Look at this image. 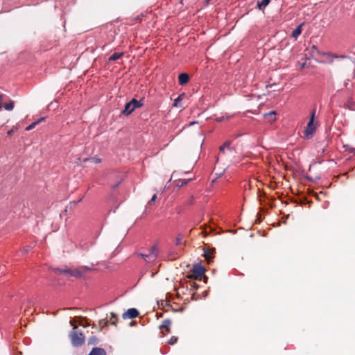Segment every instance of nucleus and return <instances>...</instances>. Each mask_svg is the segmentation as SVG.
<instances>
[{
	"instance_id": "f257e3e1",
	"label": "nucleus",
	"mask_w": 355,
	"mask_h": 355,
	"mask_svg": "<svg viewBox=\"0 0 355 355\" xmlns=\"http://www.w3.org/2000/svg\"><path fill=\"white\" fill-rule=\"evenodd\" d=\"M92 270V268L83 266H80L77 268L71 269V268H65V269H55V271L56 272H58L60 274H63L67 277H81L83 276V275Z\"/></svg>"
},
{
	"instance_id": "f03ea898",
	"label": "nucleus",
	"mask_w": 355,
	"mask_h": 355,
	"mask_svg": "<svg viewBox=\"0 0 355 355\" xmlns=\"http://www.w3.org/2000/svg\"><path fill=\"white\" fill-rule=\"evenodd\" d=\"M69 338L73 346L79 347L85 343V336L80 330L78 329L77 326L73 327L69 334Z\"/></svg>"
},
{
	"instance_id": "7ed1b4c3",
	"label": "nucleus",
	"mask_w": 355,
	"mask_h": 355,
	"mask_svg": "<svg viewBox=\"0 0 355 355\" xmlns=\"http://www.w3.org/2000/svg\"><path fill=\"white\" fill-rule=\"evenodd\" d=\"M159 253V250L156 245H154L151 247V248L148 250L147 253H138L137 255L143 258L146 262L152 263L154 262L158 254Z\"/></svg>"
},
{
	"instance_id": "20e7f679",
	"label": "nucleus",
	"mask_w": 355,
	"mask_h": 355,
	"mask_svg": "<svg viewBox=\"0 0 355 355\" xmlns=\"http://www.w3.org/2000/svg\"><path fill=\"white\" fill-rule=\"evenodd\" d=\"M143 105V99L137 101L135 98H132L130 102L125 104L124 109L121 111V114L125 115H129L135 109L142 107Z\"/></svg>"
},
{
	"instance_id": "39448f33",
	"label": "nucleus",
	"mask_w": 355,
	"mask_h": 355,
	"mask_svg": "<svg viewBox=\"0 0 355 355\" xmlns=\"http://www.w3.org/2000/svg\"><path fill=\"white\" fill-rule=\"evenodd\" d=\"M315 114V110L314 109L311 112L309 121L308 122V124L304 131V134L307 139H311L313 137V133L316 129V126L314 123Z\"/></svg>"
},
{
	"instance_id": "423d86ee",
	"label": "nucleus",
	"mask_w": 355,
	"mask_h": 355,
	"mask_svg": "<svg viewBox=\"0 0 355 355\" xmlns=\"http://www.w3.org/2000/svg\"><path fill=\"white\" fill-rule=\"evenodd\" d=\"M219 152L220 155L230 157L231 155H232L233 153L235 152V148L231 147L230 141H227L221 146H220Z\"/></svg>"
},
{
	"instance_id": "0eeeda50",
	"label": "nucleus",
	"mask_w": 355,
	"mask_h": 355,
	"mask_svg": "<svg viewBox=\"0 0 355 355\" xmlns=\"http://www.w3.org/2000/svg\"><path fill=\"white\" fill-rule=\"evenodd\" d=\"M192 272V276H193L195 279L200 280L205 273V269L199 265H196L194 266Z\"/></svg>"
},
{
	"instance_id": "6e6552de",
	"label": "nucleus",
	"mask_w": 355,
	"mask_h": 355,
	"mask_svg": "<svg viewBox=\"0 0 355 355\" xmlns=\"http://www.w3.org/2000/svg\"><path fill=\"white\" fill-rule=\"evenodd\" d=\"M139 315V311L135 308H131L128 309L125 313H123V319H132L135 318Z\"/></svg>"
},
{
	"instance_id": "1a4fd4ad",
	"label": "nucleus",
	"mask_w": 355,
	"mask_h": 355,
	"mask_svg": "<svg viewBox=\"0 0 355 355\" xmlns=\"http://www.w3.org/2000/svg\"><path fill=\"white\" fill-rule=\"evenodd\" d=\"M171 324V321L169 319H165L162 321V324L159 326L160 329L166 330V334L170 333V326Z\"/></svg>"
},
{
	"instance_id": "9d476101",
	"label": "nucleus",
	"mask_w": 355,
	"mask_h": 355,
	"mask_svg": "<svg viewBox=\"0 0 355 355\" xmlns=\"http://www.w3.org/2000/svg\"><path fill=\"white\" fill-rule=\"evenodd\" d=\"M189 80V76L186 73H180L178 76V82L180 85H186Z\"/></svg>"
},
{
	"instance_id": "9b49d317",
	"label": "nucleus",
	"mask_w": 355,
	"mask_h": 355,
	"mask_svg": "<svg viewBox=\"0 0 355 355\" xmlns=\"http://www.w3.org/2000/svg\"><path fill=\"white\" fill-rule=\"evenodd\" d=\"M89 355H106L105 351L99 347L93 348Z\"/></svg>"
},
{
	"instance_id": "f8f14e48",
	"label": "nucleus",
	"mask_w": 355,
	"mask_h": 355,
	"mask_svg": "<svg viewBox=\"0 0 355 355\" xmlns=\"http://www.w3.org/2000/svg\"><path fill=\"white\" fill-rule=\"evenodd\" d=\"M214 251H215L214 248H213L211 250L207 249L205 250L204 257L208 262H209L210 260L211 259V258L214 257Z\"/></svg>"
},
{
	"instance_id": "ddd939ff",
	"label": "nucleus",
	"mask_w": 355,
	"mask_h": 355,
	"mask_svg": "<svg viewBox=\"0 0 355 355\" xmlns=\"http://www.w3.org/2000/svg\"><path fill=\"white\" fill-rule=\"evenodd\" d=\"M304 24H300L292 33V37L294 38H297L302 31V26Z\"/></svg>"
},
{
	"instance_id": "4468645a",
	"label": "nucleus",
	"mask_w": 355,
	"mask_h": 355,
	"mask_svg": "<svg viewBox=\"0 0 355 355\" xmlns=\"http://www.w3.org/2000/svg\"><path fill=\"white\" fill-rule=\"evenodd\" d=\"M322 55L324 56H325L327 59H329L330 62H333L332 58H345L344 55H336L332 54L330 52L323 53Z\"/></svg>"
},
{
	"instance_id": "2eb2a0df",
	"label": "nucleus",
	"mask_w": 355,
	"mask_h": 355,
	"mask_svg": "<svg viewBox=\"0 0 355 355\" xmlns=\"http://www.w3.org/2000/svg\"><path fill=\"white\" fill-rule=\"evenodd\" d=\"M270 2V0H262L257 3V7L259 10H263Z\"/></svg>"
},
{
	"instance_id": "dca6fc26",
	"label": "nucleus",
	"mask_w": 355,
	"mask_h": 355,
	"mask_svg": "<svg viewBox=\"0 0 355 355\" xmlns=\"http://www.w3.org/2000/svg\"><path fill=\"white\" fill-rule=\"evenodd\" d=\"M123 55V53H114L110 58L109 61H115L121 58Z\"/></svg>"
},
{
	"instance_id": "f3484780",
	"label": "nucleus",
	"mask_w": 355,
	"mask_h": 355,
	"mask_svg": "<svg viewBox=\"0 0 355 355\" xmlns=\"http://www.w3.org/2000/svg\"><path fill=\"white\" fill-rule=\"evenodd\" d=\"M44 120V118H41L38 121L32 123L31 125H29L28 126H27L26 128V130L29 131V130H32L33 128H34L35 127V125L37 124H38L39 123H40L41 121H42Z\"/></svg>"
},
{
	"instance_id": "a211bd4d",
	"label": "nucleus",
	"mask_w": 355,
	"mask_h": 355,
	"mask_svg": "<svg viewBox=\"0 0 355 355\" xmlns=\"http://www.w3.org/2000/svg\"><path fill=\"white\" fill-rule=\"evenodd\" d=\"M182 234H179L178 236L175 239V245L180 246V245H184L185 241H182Z\"/></svg>"
},
{
	"instance_id": "6ab92c4d",
	"label": "nucleus",
	"mask_w": 355,
	"mask_h": 355,
	"mask_svg": "<svg viewBox=\"0 0 355 355\" xmlns=\"http://www.w3.org/2000/svg\"><path fill=\"white\" fill-rule=\"evenodd\" d=\"M111 324L116 326L117 323V316L115 313H111V318L110 320Z\"/></svg>"
},
{
	"instance_id": "aec40b11",
	"label": "nucleus",
	"mask_w": 355,
	"mask_h": 355,
	"mask_svg": "<svg viewBox=\"0 0 355 355\" xmlns=\"http://www.w3.org/2000/svg\"><path fill=\"white\" fill-rule=\"evenodd\" d=\"M275 112H270L267 114H265L264 116L265 117H270L269 120L270 121H275Z\"/></svg>"
},
{
	"instance_id": "412c9836",
	"label": "nucleus",
	"mask_w": 355,
	"mask_h": 355,
	"mask_svg": "<svg viewBox=\"0 0 355 355\" xmlns=\"http://www.w3.org/2000/svg\"><path fill=\"white\" fill-rule=\"evenodd\" d=\"M108 323H109V321L107 320L106 319H102V320H99L98 324L101 327V330L103 328H104L105 327L107 326Z\"/></svg>"
},
{
	"instance_id": "4be33fe9",
	"label": "nucleus",
	"mask_w": 355,
	"mask_h": 355,
	"mask_svg": "<svg viewBox=\"0 0 355 355\" xmlns=\"http://www.w3.org/2000/svg\"><path fill=\"white\" fill-rule=\"evenodd\" d=\"M3 107L8 111L12 110L14 108V102L11 101L10 103H6L3 105Z\"/></svg>"
},
{
	"instance_id": "5701e85b",
	"label": "nucleus",
	"mask_w": 355,
	"mask_h": 355,
	"mask_svg": "<svg viewBox=\"0 0 355 355\" xmlns=\"http://www.w3.org/2000/svg\"><path fill=\"white\" fill-rule=\"evenodd\" d=\"M191 179L189 180H178L176 183V186L182 187L184 184H187Z\"/></svg>"
},
{
	"instance_id": "b1692460",
	"label": "nucleus",
	"mask_w": 355,
	"mask_h": 355,
	"mask_svg": "<svg viewBox=\"0 0 355 355\" xmlns=\"http://www.w3.org/2000/svg\"><path fill=\"white\" fill-rule=\"evenodd\" d=\"M98 343V338L96 336H91L88 340L89 345H96Z\"/></svg>"
},
{
	"instance_id": "393cba45",
	"label": "nucleus",
	"mask_w": 355,
	"mask_h": 355,
	"mask_svg": "<svg viewBox=\"0 0 355 355\" xmlns=\"http://www.w3.org/2000/svg\"><path fill=\"white\" fill-rule=\"evenodd\" d=\"M179 252H175V254L174 253L173 251H170L168 252V257H170V259L171 260H174V259H176L177 257H178V254Z\"/></svg>"
},
{
	"instance_id": "a878e982",
	"label": "nucleus",
	"mask_w": 355,
	"mask_h": 355,
	"mask_svg": "<svg viewBox=\"0 0 355 355\" xmlns=\"http://www.w3.org/2000/svg\"><path fill=\"white\" fill-rule=\"evenodd\" d=\"M87 160L92 161V162H93L95 164H98V163H100L101 162V159L100 158H98V157H92V158H89V159H85V161H87Z\"/></svg>"
},
{
	"instance_id": "bb28decb",
	"label": "nucleus",
	"mask_w": 355,
	"mask_h": 355,
	"mask_svg": "<svg viewBox=\"0 0 355 355\" xmlns=\"http://www.w3.org/2000/svg\"><path fill=\"white\" fill-rule=\"evenodd\" d=\"M178 341V337L172 336L170 340L168 341V343L170 345H174Z\"/></svg>"
},
{
	"instance_id": "cd10ccee",
	"label": "nucleus",
	"mask_w": 355,
	"mask_h": 355,
	"mask_svg": "<svg viewBox=\"0 0 355 355\" xmlns=\"http://www.w3.org/2000/svg\"><path fill=\"white\" fill-rule=\"evenodd\" d=\"M344 148H345V150L349 152V153H355V148L350 147L348 145H345Z\"/></svg>"
},
{
	"instance_id": "c85d7f7f",
	"label": "nucleus",
	"mask_w": 355,
	"mask_h": 355,
	"mask_svg": "<svg viewBox=\"0 0 355 355\" xmlns=\"http://www.w3.org/2000/svg\"><path fill=\"white\" fill-rule=\"evenodd\" d=\"M156 199H157V195H156V194H154V195L152 196V198H151L150 200L148 202V205H151V203H152V202H155V201L156 200Z\"/></svg>"
},
{
	"instance_id": "c756f323",
	"label": "nucleus",
	"mask_w": 355,
	"mask_h": 355,
	"mask_svg": "<svg viewBox=\"0 0 355 355\" xmlns=\"http://www.w3.org/2000/svg\"><path fill=\"white\" fill-rule=\"evenodd\" d=\"M3 107V95L0 94V110Z\"/></svg>"
},
{
	"instance_id": "7c9ffc66",
	"label": "nucleus",
	"mask_w": 355,
	"mask_h": 355,
	"mask_svg": "<svg viewBox=\"0 0 355 355\" xmlns=\"http://www.w3.org/2000/svg\"><path fill=\"white\" fill-rule=\"evenodd\" d=\"M119 183H120V181L119 182V183H118V184H115V185H113V186H112V188H113L114 189H116V188L117 187V186L119 185Z\"/></svg>"
},
{
	"instance_id": "2f4dec72",
	"label": "nucleus",
	"mask_w": 355,
	"mask_h": 355,
	"mask_svg": "<svg viewBox=\"0 0 355 355\" xmlns=\"http://www.w3.org/2000/svg\"><path fill=\"white\" fill-rule=\"evenodd\" d=\"M70 324L72 325V326H76V324H74V322L73 320H71L70 321Z\"/></svg>"
},
{
	"instance_id": "473e14b6",
	"label": "nucleus",
	"mask_w": 355,
	"mask_h": 355,
	"mask_svg": "<svg viewBox=\"0 0 355 355\" xmlns=\"http://www.w3.org/2000/svg\"><path fill=\"white\" fill-rule=\"evenodd\" d=\"M12 130H10V131H8V135H12Z\"/></svg>"
},
{
	"instance_id": "72a5a7b5",
	"label": "nucleus",
	"mask_w": 355,
	"mask_h": 355,
	"mask_svg": "<svg viewBox=\"0 0 355 355\" xmlns=\"http://www.w3.org/2000/svg\"><path fill=\"white\" fill-rule=\"evenodd\" d=\"M134 324H135V322H131L130 323V326H132V325H134Z\"/></svg>"
},
{
	"instance_id": "f704fd0d",
	"label": "nucleus",
	"mask_w": 355,
	"mask_h": 355,
	"mask_svg": "<svg viewBox=\"0 0 355 355\" xmlns=\"http://www.w3.org/2000/svg\"><path fill=\"white\" fill-rule=\"evenodd\" d=\"M177 101H178V99H175V105H176V104H177Z\"/></svg>"
}]
</instances>
